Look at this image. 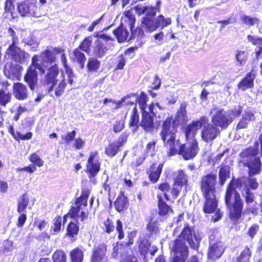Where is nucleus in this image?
<instances>
[{"label": "nucleus", "mask_w": 262, "mask_h": 262, "mask_svg": "<svg viewBox=\"0 0 262 262\" xmlns=\"http://www.w3.org/2000/svg\"><path fill=\"white\" fill-rule=\"evenodd\" d=\"M140 126L146 133H152L155 129L154 117L146 112H141V119L140 122Z\"/></svg>", "instance_id": "6ab92c4d"}, {"label": "nucleus", "mask_w": 262, "mask_h": 262, "mask_svg": "<svg viewBox=\"0 0 262 262\" xmlns=\"http://www.w3.org/2000/svg\"><path fill=\"white\" fill-rule=\"evenodd\" d=\"M259 230V225L256 223L253 224L249 227L247 232V235L250 237L251 239H252L257 233Z\"/></svg>", "instance_id": "13d9d810"}, {"label": "nucleus", "mask_w": 262, "mask_h": 262, "mask_svg": "<svg viewBox=\"0 0 262 262\" xmlns=\"http://www.w3.org/2000/svg\"><path fill=\"white\" fill-rule=\"evenodd\" d=\"M128 103L130 105H135L131 112L128 126L132 128V130L135 132L138 130L140 126L139 115L136 104L134 102L130 101Z\"/></svg>", "instance_id": "393cba45"}, {"label": "nucleus", "mask_w": 262, "mask_h": 262, "mask_svg": "<svg viewBox=\"0 0 262 262\" xmlns=\"http://www.w3.org/2000/svg\"><path fill=\"white\" fill-rule=\"evenodd\" d=\"M79 231V226L78 222H70L67 226L66 236L74 239L78 235Z\"/></svg>", "instance_id": "72a5a7b5"}, {"label": "nucleus", "mask_w": 262, "mask_h": 262, "mask_svg": "<svg viewBox=\"0 0 262 262\" xmlns=\"http://www.w3.org/2000/svg\"><path fill=\"white\" fill-rule=\"evenodd\" d=\"M40 75L45 74V83L49 86V91H52L58 81L57 77L60 69L56 63L51 65L47 69V66L43 63L39 62V56L34 55L31 59V63L28 67L24 76V81L28 84L29 89L34 91L38 85V73Z\"/></svg>", "instance_id": "f03ea898"}, {"label": "nucleus", "mask_w": 262, "mask_h": 262, "mask_svg": "<svg viewBox=\"0 0 262 262\" xmlns=\"http://www.w3.org/2000/svg\"><path fill=\"white\" fill-rule=\"evenodd\" d=\"M141 23L147 32H152L157 29L156 19L154 17H142Z\"/></svg>", "instance_id": "7c9ffc66"}, {"label": "nucleus", "mask_w": 262, "mask_h": 262, "mask_svg": "<svg viewBox=\"0 0 262 262\" xmlns=\"http://www.w3.org/2000/svg\"><path fill=\"white\" fill-rule=\"evenodd\" d=\"M157 144L156 140H152L150 142H149L146 146L145 151L147 154H150L151 155L153 156L155 154L156 151V145Z\"/></svg>", "instance_id": "774afa93"}, {"label": "nucleus", "mask_w": 262, "mask_h": 262, "mask_svg": "<svg viewBox=\"0 0 262 262\" xmlns=\"http://www.w3.org/2000/svg\"><path fill=\"white\" fill-rule=\"evenodd\" d=\"M172 251L175 254H176V255H175L173 258L172 262H185V260L187 259L189 255L188 249V254L186 256H183L180 252H176L174 251L173 247H172Z\"/></svg>", "instance_id": "338daca9"}, {"label": "nucleus", "mask_w": 262, "mask_h": 262, "mask_svg": "<svg viewBox=\"0 0 262 262\" xmlns=\"http://www.w3.org/2000/svg\"><path fill=\"white\" fill-rule=\"evenodd\" d=\"M64 50L60 47H54L52 50L48 49H46L43 51L41 52L40 55L45 58L46 62L49 63H52L54 62L57 59L56 55L60 54Z\"/></svg>", "instance_id": "a878e982"}, {"label": "nucleus", "mask_w": 262, "mask_h": 262, "mask_svg": "<svg viewBox=\"0 0 262 262\" xmlns=\"http://www.w3.org/2000/svg\"><path fill=\"white\" fill-rule=\"evenodd\" d=\"M115 210L118 212H121L128 208L129 201L128 198L123 191H121L114 202Z\"/></svg>", "instance_id": "5701e85b"}, {"label": "nucleus", "mask_w": 262, "mask_h": 262, "mask_svg": "<svg viewBox=\"0 0 262 262\" xmlns=\"http://www.w3.org/2000/svg\"><path fill=\"white\" fill-rule=\"evenodd\" d=\"M209 118L207 117V122L202 125L201 132V137L203 141L209 142L215 139L220 134L219 128L212 123L208 122Z\"/></svg>", "instance_id": "f8f14e48"}, {"label": "nucleus", "mask_w": 262, "mask_h": 262, "mask_svg": "<svg viewBox=\"0 0 262 262\" xmlns=\"http://www.w3.org/2000/svg\"><path fill=\"white\" fill-rule=\"evenodd\" d=\"M73 57L72 60L73 61H76L78 62L81 69H83L84 67V63L86 61V58L85 54L81 52V50L79 48H76L73 50L72 52Z\"/></svg>", "instance_id": "c9c22d12"}, {"label": "nucleus", "mask_w": 262, "mask_h": 262, "mask_svg": "<svg viewBox=\"0 0 262 262\" xmlns=\"http://www.w3.org/2000/svg\"><path fill=\"white\" fill-rule=\"evenodd\" d=\"M17 45H10L7 49V53L15 61L21 62L24 59V52Z\"/></svg>", "instance_id": "bb28decb"}, {"label": "nucleus", "mask_w": 262, "mask_h": 262, "mask_svg": "<svg viewBox=\"0 0 262 262\" xmlns=\"http://www.w3.org/2000/svg\"><path fill=\"white\" fill-rule=\"evenodd\" d=\"M130 30L131 31L130 39L135 38H137V39H141L145 36L144 30L140 27H138Z\"/></svg>", "instance_id": "6e6d98bb"}, {"label": "nucleus", "mask_w": 262, "mask_h": 262, "mask_svg": "<svg viewBox=\"0 0 262 262\" xmlns=\"http://www.w3.org/2000/svg\"><path fill=\"white\" fill-rule=\"evenodd\" d=\"M125 23L129 26L130 30L135 28L136 18L130 10H127L124 12Z\"/></svg>", "instance_id": "3c124183"}, {"label": "nucleus", "mask_w": 262, "mask_h": 262, "mask_svg": "<svg viewBox=\"0 0 262 262\" xmlns=\"http://www.w3.org/2000/svg\"><path fill=\"white\" fill-rule=\"evenodd\" d=\"M255 78V75L254 71L251 70L247 73L245 76L239 81L237 85V88L243 91L252 88L254 86V80Z\"/></svg>", "instance_id": "4be33fe9"}, {"label": "nucleus", "mask_w": 262, "mask_h": 262, "mask_svg": "<svg viewBox=\"0 0 262 262\" xmlns=\"http://www.w3.org/2000/svg\"><path fill=\"white\" fill-rule=\"evenodd\" d=\"M121 147L115 141H113L108 143L105 147L104 152L105 155L110 158L115 157L120 150Z\"/></svg>", "instance_id": "e433bc0d"}, {"label": "nucleus", "mask_w": 262, "mask_h": 262, "mask_svg": "<svg viewBox=\"0 0 262 262\" xmlns=\"http://www.w3.org/2000/svg\"><path fill=\"white\" fill-rule=\"evenodd\" d=\"M15 0H5L4 4L3 16L5 18L13 19L14 15V2Z\"/></svg>", "instance_id": "c85d7f7f"}, {"label": "nucleus", "mask_w": 262, "mask_h": 262, "mask_svg": "<svg viewBox=\"0 0 262 262\" xmlns=\"http://www.w3.org/2000/svg\"><path fill=\"white\" fill-rule=\"evenodd\" d=\"M246 183V177H233L225 189L224 200L228 211V216L234 223H237L241 220L244 209V202L237 189L240 190L244 186L245 194H243V196L247 204H251L254 201V193Z\"/></svg>", "instance_id": "f257e3e1"}, {"label": "nucleus", "mask_w": 262, "mask_h": 262, "mask_svg": "<svg viewBox=\"0 0 262 262\" xmlns=\"http://www.w3.org/2000/svg\"><path fill=\"white\" fill-rule=\"evenodd\" d=\"M160 1H158L156 2L155 6H144L141 5H137L134 7L136 13L138 16L144 14L143 17H155L157 12H160Z\"/></svg>", "instance_id": "dca6fc26"}, {"label": "nucleus", "mask_w": 262, "mask_h": 262, "mask_svg": "<svg viewBox=\"0 0 262 262\" xmlns=\"http://www.w3.org/2000/svg\"><path fill=\"white\" fill-rule=\"evenodd\" d=\"M8 131L12 135L13 138L17 141L20 140H28L32 138L33 134L31 132H28L25 135H21L19 132H14V127L12 125L8 126Z\"/></svg>", "instance_id": "c756f323"}, {"label": "nucleus", "mask_w": 262, "mask_h": 262, "mask_svg": "<svg viewBox=\"0 0 262 262\" xmlns=\"http://www.w3.org/2000/svg\"><path fill=\"white\" fill-rule=\"evenodd\" d=\"M101 66V61L95 57H91L88 59L86 64L88 73H96L99 70Z\"/></svg>", "instance_id": "a19ab883"}, {"label": "nucleus", "mask_w": 262, "mask_h": 262, "mask_svg": "<svg viewBox=\"0 0 262 262\" xmlns=\"http://www.w3.org/2000/svg\"><path fill=\"white\" fill-rule=\"evenodd\" d=\"M106 252V245L103 243L98 244L92 252L90 262H107Z\"/></svg>", "instance_id": "f3484780"}, {"label": "nucleus", "mask_w": 262, "mask_h": 262, "mask_svg": "<svg viewBox=\"0 0 262 262\" xmlns=\"http://www.w3.org/2000/svg\"><path fill=\"white\" fill-rule=\"evenodd\" d=\"M148 100L147 95L144 92H141L139 96L137 98L136 101L138 102L141 112H146L147 102Z\"/></svg>", "instance_id": "c03bdc74"}, {"label": "nucleus", "mask_w": 262, "mask_h": 262, "mask_svg": "<svg viewBox=\"0 0 262 262\" xmlns=\"http://www.w3.org/2000/svg\"><path fill=\"white\" fill-rule=\"evenodd\" d=\"M157 197L158 214L160 216H166L169 213L172 212L171 207L164 200L161 194H158Z\"/></svg>", "instance_id": "b1692460"}, {"label": "nucleus", "mask_w": 262, "mask_h": 262, "mask_svg": "<svg viewBox=\"0 0 262 262\" xmlns=\"http://www.w3.org/2000/svg\"><path fill=\"white\" fill-rule=\"evenodd\" d=\"M116 231L118 233V238L122 239L124 237V233L123 231V224L122 221L118 219L116 221Z\"/></svg>", "instance_id": "69168bd1"}, {"label": "nucleus", "mask_w": 262, "mask_h": 262, "mask_svg": "<svg viewBox=\"0 0 262 262\" xmlns=\"http://www.w3.org/2000/svg\"><path fill=\"white\" fill-rule=\"evenodd\" d=\"M173 183L182 186L187 185L188 177L183 169H180L178 170Z\"/></svg>", "instance_id": "37998d69"}, {"label": "nucleus", "mask_w": 262, "mask_h": 262, "mask_svg": "<svg viewBox=\"0 0 262 262\" xmlns=\"http://www.w3.org/2000/svg\"><path fill=\"white\" fill-rule=\"evenodd\" d=\"M107 50V42L106 41L101 39L96 40L93 50V53L96 57H102L106 53Z\"/></svg>", "instance_id": "cd10ccee"}, {"label": "nucleus", "mask_w": 262, "mask_h": 262, "mask_svg": "<svg viewBox=\"0 0 262 262\" xmlns=\"http://www.w3.org/2000/svg\"><path fill=\"white\" fill-rule=\"evenodd\" d=\"M158 189L161 191L164 192L163 196L166 201H169L170 199L169 196L167 194V192L170 189V185L169 183L164 182L160 183L158 185Z\"/></svg>", "instance_id": "864d4df0"}, {"label": "nucleus", "mask_w": 262, "mask_h": 262, "mask_svg": "<svg viewBox=\"0 0 262 262\" xmlns=\"http://www.w3.org/2000/svg\"><path fill=\"white\" fill-rule=\"evenodd\" d=\"M146 228L151 234H156L159 232L157 222L156 221H152L151 219L147 224Z\"/></svg>", "instance_id": "e2e57ef3"}, {"label": "nucleus", "mask_w": 262, "mask_h": 262, "mask_svg": "<svg viewBox=\"0 0 262 262\" xmlns=\"http://www.w3.org/2000/svg\"><path fill=\"white\" fill-rule=\"evenodd\" d=\"M17 10L21 17L37 18L40 16L36 0H24L18 3Z\"/></svg>", "instance_id": "6e6552de"}, {"label": "nucleus", "mask_w": 262, "mask_h": 262, "mask_svg": "<svg viewBox=\"0 0 262 262\" xmlns=\"http://www.w3.org/2000/svg\"><path fill=\"white\" fill-rule=\"evenodd\" d=\"M202 237L196 233L193 226H190L188 223H185L181 232L174 240L173 248L176 252H180L183 256L188 254V247L185 242L193 249H198Z\"/></svg>", "instance_id": "20e7f679"}, {"label": "nucleus", "mask_w": 262, "mask_h": 262, "mask_svg": "<svg viewBox=\"0 0 262 262\" xmlns=\"http://www.w3.org/2000/svg\"><path fill=\"white\" fill-rule=\"evenodd\" d=\"M230 167L228 165H221L219 171V183L223 186L230 177Z\"/></svg>", "instance_id": "58836bf2"}, {"label": "nucleus", "mask_w": 262, "mask_h": 262, "mask_svg": "<svg viewBox=\"0 0 262 262\" xmlns=\"http://www.w3.org/2000/svg\"><path fill=\"white\" fill-rule=\"evenodd\" d=\"M209 244H216L217 243L223 242L221 234L217 231L214 230L209 236Z\"/></svg>", "instance_id": "4d7b16f0"}, {"label": "nucleus", "mask_w": 262, "mask_h": 262, "mask_svg": "<svg viewBox=\"0 0 262 262\" xmlns=\"http://www.w3.org/2000/svg\"><path fill=\"white\" fill-rule=\"evenodd\" d=\"M225 251L224 244L219 242L216 244H209L207 257L210 260H215L221 257Z\"/></svg>", "instance_id": "aec40b11"}, {"label": "nucleus", "mask_w": 262, "mask_h": 262, "mask_svg": "<svg viewBox=\"0 0 262 262\" xmlns=\"http://www.w3.org/2000/svg\"><path fill=\"white\" fill-rule=\"evenodd\" d=\"M248 52L236 50L235 53V60L239 65H244L248 59Z\"/></svg>", "instance_id": "a18cd8bd"}, {"label": "nucleus", "mask_w": 262, "mask_h": 262, "mask_svg": "<svg viewBox=\"0 0 262 262\" xmlns=\"http://www.w3.org/2000/svg\"><path fill=\"white\" fill-rule=\"evenodd\" d=\"M178 132V127L165 119L162 121L160 136L164 146L168 149L167 155L169 157L176 155L179 143V140L176 139Z\"/></svg>", "instance_id": "39448f33"}, {"label": "nucleus", "mask_w": 262, "mask_h": 262, "mask_svg": "<svg viewBox=\"0 0 262 262\" xmlns=\"http://www.w3.org/2000/svg\"><path fill=\"white\" fill-rule=\"evenodd\" d=\"M241 20L243 24L247 26H253L258 25L259 23V19L257 17L247 15H243L241 17Z\"/></svg>", "instance_id": "49530a36"}, {"label": "nucleus", "mask_w": 262, "mask_h": 262, "mask_svg": "<svg viewBox=\"0 0 262 262\" xmlns=\"http://www.w3.org/2000/svg\"><path fill=\"white\" fill-rule=\"evenodd\" d=\"M13 94L17 100H24L28 98L27 86L21 82H15L13 84Z\"/></svg>", "instance_id": "412c9836"}, {"label": "nucleus", "mask_w": 262, "mask_h": 262, "mask_svg": "<svg viewBox=\"0 0 262 262\" xmlns=\"http://www.w3.org/2000/svg\"><path fill=\"white\" fill-rule=\"evenodd\" d=\"M29 160L35 166L41 167L43 165V161L36 154L33 152L30 154L28 158Z\"/></svg>", "instance_id": "5fc2aeb1"}, {"label": "nucleus", "mask_w": 262, "mask_h": 262, "mask_svg": "<svg viewBox=\"0 0 262 262\" xmlns=\"http://www.w3.org/2000/svg\"><path fill=\"white\" fill-rule=\"evenodd\" d=\"M23 68L18 64H14L12 62H7L4 65V73L5 76L12 80H19L21 75Z\"/></svg>", "instance_id": "4468645a"}, {"label": "nucleus", "mask_w": 262, "mask_h": 262, "mask_svg": "<svg viewBox=\"0 0 262 262\" xmlns=\"http://www.w3.org/2000/svg\"><path fill=\"white\" fill-rule=\"evenodd\" d=\"M186 107L187 103L186 102L181 103L179 108L176 113L175 117H173L171 115L167 117L165 120L177 127H179L181 124H186L188 121Z\"/></svg>", "instance_id": "9b49d317"}, {"label": "nucleus", "mask_w": 262, "mask_h": 262, "mask_svg": "<svg viewBox=\"0 0 262 262\" xmlns=\"http://www.w3.org/2000/svg\"><path fill=\"white\" fill-rule=\"evenodd\" d=\"M232 121V118L227 115L224 108L217 110L211 118L212 123L222 129L227 128Z\"/></svg>", "instance_id": "ddd939ff"}, {"label": "nucleus", "mask_w": 262, "mask_h": 262, "mask_svg": "<svg viewBox=\"0 0 262 262\" xmlns=\"http://www.w3.org/2000/svg\"><path fill=\"white\" fill-rule=\"evenodd\" d=\"M113 33L117 37L119 42H124L128 39L129 36L128 32L123 27L122 23L117 28L114 30Z\"/></svg>", "instance_id": "2f4dec72"}, {"label": "nucleus", "mask_w": 262, "mask_h": 262, "mask_svg": "<svg viewBox=\"0 0 262 262\" xmlns=\"http://www.w3.org/2000/svg\"><path fill=\"white\" fill-rule=\"evenodd\" d=\"M171 19L170 17L165 18L162 14L159 15L156 18L157 29L161 27L162 29L171 25Z\"/></svg>", "instance_id": "09e8293b"}, {"label": "nucleus", "mask_w": 262, "mask_h": 262, "mask_svg": "<svg viewBox=\"0 0 262 262\" xmlns=\"http://www.w3.org/2000/svg\"><path fill=\"white\" fill-rule=\"evenodd\" d=\"M52 262H68L66 252L62 249H57L52 255Z\"/></svg>", "instance_id": "79ce46f5"}, {"label": "nucleus", "mask_w": 262, "mask_h": 262, "mask_svg": "<svg viewBox=\"0 0 262 262\" xmlns=\"http://www.w3.org/2000/svg\"><path fill=\"white\" fill-rule=\"evenodd\" d=\"M199 143L196 139L193 138L189 143L181 144L177 147L176 155L182 156L185 160L193 159L199 150Z\"/></svg>", "instance_id": "1a4fd4ad"}, {"label": "nucleus", "mask_w": 262, "mask_h": 262, "mask_svg": "<svg viewBox=\"0 0 262 262\" xmlns=\"http://www.w3.org/2000/svg\"><path fill=\"white\" fill-rule=\"evenodd\" d=\"M252 251L248 246H246L236 257V262H251Z\"/></svg>", "instance_id": "ea45409f"}, {"label": "nucleus", "mask_w": 262, "mask_h": 262, "mask_svg": "<svg viewBox=\"0 0 262 262\" xmlns=\"http://www.w3.org/2000/svg\"><path fill=\"white\" fill-rule=\"evenodd\" d=\"M66 85L67 83L65 79H63L60 81L55 89V95L57 97L61 96L64 93Z\"/></svg>", "instance_id": "052dcab7"}, {"label": "nucleus", "mask_w": 262, "mask_h": 262, "mask_svg": "<svg viewBox=\"0 0 262 262\" xmlns=\"http://www.w3.org/2000/svg\"><path fill=\"white\" fill-rule=\"evenodd\" d=\"M92 42V38L91 36L85 37L79 43L77 48L88 53L90 51L91 46Z\"/></svg>", "instance_id": "de8ad7c7"}, {"label": "nucleus", "mask_w": 262, "mask_h": 262, "mask_svg": "<svg viewBox=\"0 0 262 262\" xmlns=\"http://www.w3.org/2000/svg\"><path fill=\"white\" fill-rule=\"evenodd\" d=\"M163 166V163L157 164L156 162H153L146 169V173L151 183L156 184L159 181L162 174Z\"/></svg>", "instance_id": "a211bd4d"}, {"label": "nucleus", "mask_w": 262, "mask_h": 262, "mask_svg": "<svg viewBox=\"0 0 262 262\" xmlns=\"http://www.w3.org/2000/svg\"><path fill=\"white\" fill-rule=\"evenodd\" d=\"M76 134V131L73 130L71 132H68L66 135L62 136L61 139L63 141L64 143L68 144L75 140Z\"/></svg>", "instance_id": "bf43d9fd"}, {"label": "nucleus", "mask_w": 262, "mask_h": 262, "mask_svg": "<svg viewBox=\"0 0 262 262\" xmlns=\"http://www.w3.org/2000/svg\"><path fill=\"white\" fill-rule=\"evenodd\" d=\"M257 155V149L251 146L246 148L239 154L244 166L248 168L249 176L258 173L261 170V160L259 157H256Z\"/></svg>", "instance_id": "0eeeda50"}, {"label": "nucleus", "mask_w": 262, "mask_h": 262, "mask_svg": "<svg viewBox=\"0 0 262 262\" xmlns=\"http://www.w3.org/2000/svg\"><path fill=\"white\" fill-rule=\"evenodd\" d=\"M217 175L210 172L201 177L199 182L200 189L204 199L203 211L205 213H214L211 220L216 222L220 220L223 215L218 207L216 196Z\"/></svg>", "instance_id": "7ed1b4c3"}, {"label": "nucleus", "mask_w": 262, "mask_h": 262, "mask_svg": "<svg viewBox=\"0 0 262 262\" xmlns=\"http://www.w3.org/2000/svg\"><path fill=\"white\" fill-rule=\"evenodd\" d=\"M12 99V93L8 89H0V106H6Z\"/></svg>", "instance_id": "4c0bfd02"}, {"label": "nucleus", "mask_w": 262, "mask_h": 262, "mask_svg": "<svg viewBox=\"0 0 262 262\" xmlns=\"http://www.w3.org/2000/svg\"><path fill=\"white\" fill-rule=\"evenodd\" d=\"M30 202V198L27 192L22 194L17 200V211L20 213L25 212Z\"/></svg>", "instance_id": "473e14b6"}, {"label": "nucleus", "mask_w": 262, "mask_h": 262, "mask_svg": "<svg viewBox=\"0 0 262 262\" xmlns=\"http://www.w3.org/2000/svg\"><path fill=\"white\" fill-rule=\"evenodd\" d=\"M62 225V217L60 215L56 216L53 220V225L51 227V231L53 234H56L60 231Z\"/></svg>", "instance_id": "603ef678"}, {"label": "nucleus", "mask_w": 262, "mask_h": 262, "mask_svg": "<svg viewBox=\"0 0 262 262\" xmlns=\"http://www.w3.org/2000/svg\"><path fill=\"white\" fill-rule=\"evenodd\" d=\"M207 116H202L199 120L192 121L184 128V134L186 139L187 140L190 138H193L197 130L201 128L204 123L207 122Z\"/></svg>", "instance_id": "2eb2a0df"}, {"label": "nucleus", "mask_w": 262, "mask_h": 262, "mask_svg": "<svg viewBox=\"0 0 262 262\" xmlns=\"http://www.w3.org/2000/svg\"><path fill=\"white\" fill-rule=\"evenodd\" d=\"M69 254L70 262H83L84 252L79 247H77L71 250Z\"/></svg>", "instance_id": "f704fd0d"}, {"label": "nucleus", "mask_w": 262, "mask_h": 262, "mask_svg": "<svg viewBox=\"0 0 262 262\" xmlns=\"http://www.w3.org/2000/svg\"><path fill=\"white\" fill-rule=\"evenodd\" d=\"M126 62V59L123 55L121 54L117 56L116 70H122Z\"/></svg>", "instance_id": "0e129e2a"}, {"label": "nucleus", "mask_w": 262, "mask_h": 262, "mask_svg": "<svg viewBox=\"0 0 262 262\" xmlns=\"http://www.w3.org/2000/svg\"><path fill=\"white\" fill-rule=\"evenodd\" d=\"M105 228L104 231L107 233H111L114 230L115 226L113 221L109 217L103 222Z\"/></svg>", "instance_id": "680f3d73"}, {"label": "nucleus", "mask_w": 262, "mask_h": 262, "mask_svg": "<svg viewBox=\"0 0 262 262\" xmlns=\"http://www.w3.org/2000/svg\"><path fill=\"white\" fill-rule=\"evenodd\" d=\"M90 193L91 191L88 188H82L80 195L75 198L69 210L68 214L71 218L75 219L80 217L81 222L88 219L89 211L84 208L88 206V201Z\"/></svg>", "instance_id": "423d86ee"}, {"label": "nucleus", "mask_w": 262, "mask_h": 262, "mask_svg": "<svg viewBox=\"0 0 262 262\" xmlns=\"http://www.w3.org/2000/svg\"><path fill=\"white\" fill-rule=\"evenodd\" d=\"M98 156V151H94L91 152L88 157L85 171L90 179L95 177L100 171L101 161L95 160Z\"/></svg>", "instance_id": "9d476101"}, {"label": "nucleus", "mask_w": 262, "mask_h": 262, "mask_svg": "<svg viewBox=\"0 0 262 262\" xmlns=\"http://www.w3.org/2000/svg\"><path fill=\"white\" fill-rule=\"evenodd\" d=\"M150 244L145 238H141L138 242V249L141 255H145L147 253Z\"/></svg>", "instance_id": "8fccbe9b"}]
</instances>
